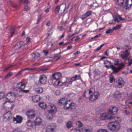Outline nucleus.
Wrapping results in <instances>:
<instances>
[{"label":"nucleus","mask_w":132,"mask_h":132,"mask_svg":"<svg viewBox=\"0 0 132 132\" xmlns=\"http://www.w3.org/2000/svg\"><path fill=\"white\" fill-rule=\"evenodd\" d=\"M119 61L118 60H117V61H115L114 63V64L116 65L119 66L117 68L113 65H112L110 66V68H111L113 71L114 73L116 74L119 72V71L125 67L124 64L123 63L119 64Z\"/></svg>","instance_id":"1"},{"label":"nucleus","mask_w":132,"mask_h":132,"mask_svg":"<svg viewBox=\"0 0 132 132\" xmlns=\"http://www.w3.org/2000/svg\"><path fill=\"white\" fill-rule=\"evenodd\" d=\"M120 125L118 122L114 123L109 122L107 125L108 128L112 131H117L120 128Z\"/></svg>","instance_id":"2"},{"label":"nucleus","mask_w":132,"mask_h":132,"mask_svg":"<svg viewBox=\"0 0 132 132\" xmlns=\"http://www.w3.org/2000/svg\"><path fill=\"white\" fill-rule=\"evenodd\" d=\"M64 105L63 108L66 110L71 109L73 111L75 110L76 108L75 105L74 103H69L68 101Z\"/></svg>","instance_id":"3"},{"label":"nucleus","mask_w":132,"mask_h":132,"mask_svg":"<svg viewBox=\"0 0 132 132\" xmlns=\"http://www.w3.org/2000/svg\"><path fill=\"white\" fill-rule=\"evenodd\" d=\"M66 7V5L64 3L60 5H57L55 8L56 12L58 13L60 12L61 13H63L65 11Z\"/></svg>","instance_id":"4"},{"label":"nucleus","mask_w":132,"mask_h":132,"mask_svg":"<svg viewBox=\"0 0 132 132\" xmlns=\"http://www.w3.org/2000/svg\"><path fill=\"white\" fill-rule=\"evenodd\" d=\"M109 114H106L105 113H103L101 114H100V118L102 120L104 119L108 120L110 119L111 120L113 119V118L115 117L112 116H110L109 115Z\"/></svg>","instance_id":"5"},{"label":"nucleus","mask_w":132,"mask_h":132,"mask_svg":"<svg viewBox=\"0 0 132 132\" xmlns=\"http://www.w3.org/2000/svg\"><path fill=\"white\" fill-rule=\"evenodd\" d=\"M27 45H25L23 41L19 42L16 44L14 46L15 50H19L21 48L25 47H27Z\"/></svg>","instance_id":"6"},{"label":"nucleus","mask_w":132,"mask_h":132,"mask_svg":"<svg viewBox=\"0 0 132 132\" xmlns=\"http://www.w3.org/2000/svg\"><path fill=\"white\" fill-rule=\"evenodd\" d=\"M47 81L46 76L44 75H40L39 77L38 84H46Z\"/></svg>","instance_id":"7"},{"label":"nucleus","mask_w":132,"mask_h":132,"mask_svg":"<svg viewBox=\"0 0 132 132\" xmlns=\"http://www.w3.org/2000/svg\"><path fill=\"white\" fill-rule=\"evenodd\" d=\"M118 111V108L115 107H110L108 111V113L109 114H116Z\"/></svg>","instance_id":"8"},{"label":"nucleus","mask_w":132,"mask_h":132,"mask_svg":"<svg viewBox=\"0 0 132 132\" xmlns=\"http://www.w3.org/2000/svg\"><path fill=\"white\" fill-rule=\"evenodd\" d=\"M99 96V94L98 92L93 93V92L92 91L91 94H90L89 98V100L91 101H94L97 99Z\"/></svg>","instance_id":"9"},{"label":"nucleus","mask_w":132,"mask_h":132,"mask_svg":"<svg viewBox=\"0 0 132 132\" xmlns=\"http://www.w3.org/2000/svg\"><path fill=\"white\" fill-rule=\"evenodd\" d=\"M12 118V114L10 111H8L4 114V120L5 121H9Z\"/></svg>","instance_id":"10"},{"label":"nucleus","mask_w":132,"mask_h":132,"mask_svg":"<svg viewBox=\"0 0 132 132\" xmlns=\"http://www.w3.org/2000/svg\"><path fill=\"white\" fill-rule=\"evenodd\" d=\"M34 111L33 110L27 111L26 114L28 117L30 119L34 118L35 117V114L34 113Z\"/></svg>","instance_id":"11"},{"label":"nucleus","mask_w":132,"mask_h":132,"mask_svg":"<svg viewBox=\"0 0 132 132\" xmlns=\"http://www.w3.org/2000/svg\"><path fill=\"white\" fill-rule=\"evenodd\" d=\"M56 128V126L54 123H52L48 125L46 129L47 132H53Z\"/></svg>","instance_id":"12"},{"label":"nucleus","mask_w":132,"mask_h":132,"mask_svg":"<svg viewBox=\"0 0 132 132\" xmlns=\"http://www.w3.org/2000/svg\"><path fill=\"white\" fill-rule=\"evenodd\" d=\"M23 118L21 116H17L16 118H13V121L15 123H20L21 122Z\"/></svg>","instance_id":"13"},{"label":"nucleus","mask_w":132,"mask_h":132,"mask_svg":"<svg viewBox=\"0 0 132 132\" xmlns=\"http://www.w3.org/2000/svg\"><path fill=\"white\" fill-rule=\"evenodd\" d=\"M47 108L50 109L48 110L50 113H55L57 111V109L56 107L54 105L52 106L49 105L48 106Z\"/></svg>","instance_id":"14"},{"label":"nucleus","mask_w":132,"mask_h":132,"mask_svg":"<svg viewBox=\"0 0 132 132\" xmlns=\"http://www.w3.org/2000/svg\"><path fill=\"white\" fill-rule=\"evenodd\" d=\"M123 112L127 115L132 114V108L128 107L126 108L123 110Z\"/></svg>","instance_id":"15"},{"label":"nucleus","mask_w":132,"mask_h":132,"mask_svg":"<svg viewBox=\"0 0 132 132\" xmlns=\"http://www.w3.org/2000/svg\"><path fill=\"white\" fill-rule=\"evenodd\" d=\"M93 89V88H92L89 90V91L88 92L86 91L82 96H84L85 98H89L90 94L92 93V90Z\"/></svg>","instance_id":"16"},{"label":"nucleus","mask_w":132,"mask_h":132,"mask_svg":"<svg viewBox=\"0 0 132 132\" xmlns=\"http://www.w3.org/2000/svg\"><path fill=\"white\" fill-rule=\"evenodd\" d=\"M42 123V119L39 118H36L34 121V124L35 125H40Z\"/></svg>","instance_id":"17"},{"label":"nucleus","mask_w":132,"mask_h":132,"mask_svg":"<svg viewBox=\"0 0 132 132\" xmlns=\"http://www.w3.org/2000/svg\"><path fill=\"white\" fill-rule=\"evenodd\" d=\"M122 95V94L121 92H116L114 96V98L116 100H118L120 98Z\"/></svg>","instance_id":"18"},{"label":"nucleus","mask_w":132,"mask_h":132,"mask_svg":"<svg viewBox=\"0 0 132 132\" xmlns=\"http://www.w3.org/2000/svg\"><path fill=\"white\" fill-rule=\"evenodd\" d=\"M32 98L34 102H37L39 101L40 98L39 95H37L33 96Z\"/></svg>","instance_id":"19"},{"label":"nucleus","mask_w":132,"mask_h":132,"mask_svg":"<svg viewBox=\"0 0 132 132\" xmlns=\"http://www.w3.org/2000/svg\"><path fill=\"white\" fill-rule=\"evenodd\" d=\"M129 53H123V54H121L120 55V56L122 59H125V60H129V59L127 58L128 56L129 55Z\"/></svg>","instance_id":"20"},{"label":"nucleus","mask_w":132,"mask_h":132,"mask_svg":"<svg viewBox=\"0 0 132 132\" xmlns=\"http://www.w3.org/2000/svg\"><path fill=\"white\" fill-rule=\"evenodd\" d=\"M67 102V100L65 98H61L59 101V104L62 105L63 104H64Z\"/></svg>","instance_id":"21"},{"label":"nucleus","mask_w":132,"mask_h":132,"mask_svg":"<svg viewBox=\"0 0 132 132\" xmlns=\"http://www.w3.org/2000/svg\"><path fill=\"white\" fill-rule=\"evenodd\" d=\"M76 76H74L72 77L70 79V80H69V82L67 80L66 81L64 82L63 84H67V85H66V86H67L69 84H72V82L76 80Z\"/></svg>","instance_id":"22"},{"label":"nucleus","mask_w":132,"mask_h":132,"mask_svg":"<svg viewBox=\"0 0 132 132\" xmlns=\"http://www.w3.org/2000/svg\"><path fill=\"white\" fill-rule=\"evenodd\" d=\"M31 56L33 58L37 59L40 57V55L39 53H33L31 55Z\"/></svg>","instance_id":"23"},{"label":"nucleus","mask_w":132,"mask_h":132,"mask_svg":"<svg viewBox=\"0 0 132 132\" xmlns=\"http://www.w3.org/2000/svg\"><path fill=\"white\" fill-rule=\"evenodd\" d=\"M39 105L40 107L42 109H45L47 108L46 104L44 102H40Z\"/></svg>","instance_id":"24"},{"label":"nucleus","mask_w":132,"mask_h":132,"mask_svg":"<svg viewBox=\"0 0 132 132\" xmlns=\"http://www.w3.org/2000/svg\"><path fill=\"white\" fill-rule=\"evenodd\" d=\"M128 0H127L125 4V7H126L125 9H129L131 5H132V3L131 2V4H129L128 3Z\"/></svg>","instance_id":"25"},{"label":"nucleus","mask_w":132,"mask_h":132,"mask_svg":"<svg viewBox=\"0 0 132 132\" xmlns=\"http://www.w3.org/2000/svg\"><path fill=\"white\" fill-rule=\"evenodd\" d=\"M27 125L29 127H31L34 125V123L30 120H28L26 122Z\"/></svg>","instance_id":"26"},{"label":"nucleus","mask_w":132,"mask_h":132,"mask_svg":"<svg viewBox=\"0 0 132 132\" xmlns=\"http://www.w3.org/2000/svg\"><path fill=\"white\" fill-rule=\"evenodd\" d=\"M124 0H117V4L119 6H122L123 5Z\"/></svg>","instance_id":"27"},{"label":"nucleus","mask_w":132,"mask_h":132,"mask_svg":"<svg viewBox=\"0 0 132 132\" xmlns=\"http://www.w3.org/2000/svg\"><path fill=\"white\" fill-rule=\"evenodd\" d=\"M14 91H15L16 93L17 92V94H16L17 95L16 97H20L22 96V91L21 90L17 91V90L15 89L14 90Z\"/></svg>","instance_id":"28"},{"label":"nucleus","mask_w":132,"mask_h":132,"mask_svg":"<svg viewBox=\"0 0 132 132\" xmlns=\"http://www.w3.org/2000/svg\"><path fill=\"white\" fill-rule=\"evenodd\" d=\"M10 93H11V95L12 100L15 99L16 97H17V95L16 94L15 91L12 92H10Z\"/></svg>","instance_id":"29"},{"label":"nucleus","mask_w":132,"mask_h":132,"mask_svg":"<svg viewBox=\"0 0 132 132\" xmlns=\"http://www.w3.org/2000/svg\"><path fill=\"white\" fill-rule=\"evenodd\" d=\"M35 90L37 93H40L43 92V90L42 88L40 87L36 88Z\"/></svg>","instance_id":"30"},{"label":"nucleus","mask_w":132,"mask_h":132,"mask_svg":"<svg viewBox=\"0 0 132 132\" xmlns=\"http://www.w3.org/2000/svg\"><path fill=\"white\" fill-rule=\"evenodd\" d=\"M118 18L117 17H116L114 18V19L110 21L109 23V24H112L113 23V21H114V22L117 21L118 23H119L120 21L118 20Z\"/></svg>","instance_id":"31"},{"label":"nucleus","mask_w":132,"mask_h":132,"mask_svg":"<svg viewBox=\"0 0 132 132\" xmlns=\"http://www.w3.org/2000/svg\"><path fill=\"white\" fill-rule=\"evenodd\" d=\"M72 122L69 121L68 122L67 124V127L68 128H70L72 126Z\"/></svg>","instance_id":"32"},{"label":"nucleus","mask_w":132,"mask_h":132,"mask_svg":"<svg viewBox=\"0 0 132 132\" xmlns=\"http://www.w3.org/2000/svg\"><path fill=\"white\" fill-rule=\"evenodd\" d=\"M11 93L10 92L8 93L6 96V98L7 100H12V97L11 95Z\"/></svg>","instance_id":"33"},{"label":"nucleus","mask_w":132,"mask_h":132,"mask_svg":"<svg viewBox=\"0 0 132 132\" xmlns=\"http://www.w3.org/2000/svg\"><path fill=\"white\" fill-rule=\"evenodd\" d=\"M52 78L54 80H58L59 79V78L57 77V75H56L55 73H53L52 74Z\"/></svg>","instance_id":"34"},{"label":"nucleus","mask_w":132,"mask_h":132,"mask_svg":"<svg viewBox=\"0 0 132 132\" xmlns=\"http://www.w3.org/2000/svg\"><path fill=\"white\" fill-rule=\"evenodd\" d=\"M57 85L60 86L62 85H63L66 86V85H67V84L66 83L63 84L64 82H61L60 80H58L57 82Z\"/></svg>","instance_id":"35"},{"label":"nucleus","mask_w":132,"mask_h":132,"mask_svg":"<svg viewBox=\"0 0 132 132\" xmlns=\"http://www.w3.org/2000/svg\"><path fill=\"white\" fill-rule=\"evenodd\" d=\"M5 94L3 92H0V99H2L4 97Z\"/></svg>","instance_id":"36"},{"label":"nucleus","mask_w":132,"mask_h":132,"mask_svg":"<svg viewBox=\"0 0 132 132\" xmlns=\"http://www.w3.org/2000/svg\"><path fill=\"white\" fill-rule=\"evenodd\" d=\"M91 13L92 12L90 11H89L87 12L85 14L87 17L89 16L90 15H91Z\"/></svg>","instance_id":"37"},{"label":"nucleus","mask_w":132,"mask_h":132,"mask_svg":"<svg viewBox=\"0 0 132 132\" xmlns=\"http://www.w3.org/2000/svg\"><path fill=\"white\" fill-rule=\"evenodd\" d=\"M113 30V28L112 29H109L106 31L105 33L106 34H108L112 32Z\"/></svg>","instance_id":"38"},{"label":"nucleus","mask_w":132,"mask_h":132,"mask_svg":"<svg viewBox=\"0 0 132 132\" xmlns=\"http://www.w3.org/2000/svg\"><path fill=\"white\" fill-rule=\"evenodd\" d=\"M121 27V25L120 24L114 27L113 28V30H116L117 29L120 28Z\"/></svg>","instance_id":"39"},{"label":"nucleus","mask_w":132,"mask_h":132,"mask_svg":"<svg viewBox=\"0 0 132 132\" xmlns=\"http://www.w3.org/2000/svg\"><path fill=\"white\" fill-rule=\"evenodd\" d=\"M23 84V83L21 82L17 84V87L19 89L20 88Z\"/></svg>","instance_id":"40"},{"label":"nucleus","mask_w":132,"mask_h":132,"mask_svg":"<svg viewBox=\"0 0 132 132\" xmlns=\"http://www.w3.org/2000/svg\"><path fill=\"white\" fill-rule=\"evenodd\" d=\"M12 75V73L10 72L5 76L6 78H9Z\"/></svg>","instance_id":"41"},{"label":"nucleus","mask_w":132,"mask_h":132,"mask_svg":"<svg viewBox=\"0 0 132 132\" xmlns=\"http://www.w3.org/2000/svg\"><path fill=\"white\" fill-rule=\"evenodd\" d=\"M13 66L12 65H10V66H8L5 68V70H9L10 68H12Z\"/></svg>","instance_id":"42"},{"label":"nucleus","mask_w":132,"mask_h":132,"mask_svg":"<svg viewBox=\"0 0 132 132\" xmlns=\"http://www.w3.org/2000/svg\"><path fill=\"white\" fill-rule=\"evenodd\" d=\"M97 132H108L105 129H100Z\"/></svg>","instance_id":"43"},{"label":"nucleus","mask_w":132,"mask_h":132,"mask_svg":"<svg viewBox=\"0 0 132 132\" xmlns=\"http://www.w3.org/2000/svg\"><path fill=\"white\" fill-rule=\"evenodd\" d=\"M77 124L79 125V126L80 127H81L82 126V124L81 122H80V121H77Z\"/></svg>","instance_id":"44"},{"label":"nucleus","mask_w":132,"mask_h":132,"mask_svg":"<svg viewBox=\"0 0 132 132\" xmlns=\"http://www.w3.org/2000/svg\"><path fill=\"white\" fill-rule=\"evenodd\" d=\"M55 73L56 75H57V77H59V79L60 78V77H61V75L60 73L56 72Z\"/></svg>","instance_id":"45"},{"label":"nucleus","mask_w":132,"mask_h":132,"mask_svg":"<svg viewBox=\"0 0 132 132\" xmlns=\"http://www.w3.org/2000/svg\"><path fill=\"white\" fill-rule=\"evenodd\" d=\"M35 69H36V68H26L24 70H35Z\"/></svg>","instance_id":"46"},{"label":"nucleus","mask_w":132,"mask_h":132,"mask_svg":"<svg viewBox=\"0 0 132 132\" xmlns=\"http://www.w3.org/2000/svg\"><path fill=\"white\" fill-rule=\"evenodd\" d=\"M53 79L52 78H51L48 80V83L50 84H51L53 83Z\"/></svg>","instance_id":"47"},{"label":"nucleus","mask_w":132,"mask_h":132,"mask_svg":"<svg viewBox=\"0 0 132 132\" xmlns=\"http://www.w3.org/2000/svg\"><path fill=\"white\" fill-rule=\"evenodd\" d=\"M115 79L114 78L112 77H110V82L112 83L113 81H114Z\"/></svg>","instance_id":"48"},{"label":"nucleus","mask_w":132,"mask_h":132,"mask_svg":"<svg viewBox=\"0 0 132 132\" xmlns=\"http://www.w3.org/2000/svg\"><path fill=\"white\" fill-rule=\"evenodd\" d=\"M26 84H23L22 85V86L21 87L20 89H21L22 90H23L26 87Z\"/></svg>","instance_id":"49"},{"label":"nucleus","mask_w":132,"mask_h":132,"mask_svg":"<svg viewBox=\"0 0 132 132\" xmlns=\"http://www.w3.org/2000/svg\"><path fill=\"white\" fill-rule=\"evenodd\" d=\"M87 18L85 14H84V15H82L81 17V18L82 20H84L85 19Z\"/></svg>","instance_id":"50"},{"label":"nucleus","mask_w":132,"mask_h":132,"mask_svg":"<svg viewBox=\"0 0 132 132\" xmlns=\"http://www.w3.org/2000/svg\"><path fill=\"white\" fill-rule=\"evenodd\" d=\"M128 63L129 64L128 65V66L130 65L131 64H132V60H131V59L130 60L129 59V60H128Z\"/></svg>","instance_id":"51"},{"label":"nucleus","mask_w":132,"mask_h":132,"mask_svg":"<svg viewBox=\"0 0 132 132\" xmlns=\"http://www.w3.org/2000/svg\"><path fill=\"white\" fill-rule=\"evenodd\" d=\"M73 38H72L70 40H69V42L67 43H65V44H63V45H64V46L65 45H66L70 43H71L72 42V41L73 40Z\"/></svg>","instance_id":"52"},{"label":"nucleus","mask_w":132,"mask_h":132,"mask_svg":"<svg viewBox=\"0 0 132 132\" xmlns=\"http://www.w3.org/2000/svg\"><path fill=\"white\" fill-rule=\"evenodd\" d=\"M71 132H78L77 129H72L71 130Z\"/></svg>","instance_id":"53"},{"label":"nucleus","mask_w":132,"mask_h":132,"mask_svg":"<svg viewBox=\"0 0 132 132\" xmlns=\"http://www.w3.org/2000/svg\"><path fill=\"white\" fill-rule=\"evenodd\" d=\"M11 30L12 31V32L11 33V36H12L13 34H14V31H15V29L14 28H11Z\"/></svg>","instance_id":"54"},{"label":"nucleus","mask_w":132,"mask_h":132,"mask_svg":"<svg viewBox=\"0 0 132 132\" xmlns=\"http://www.w3.org/2000/svg\"><path fill=\"white\" fill-rule=\"evenodd\" d=\"M43 52L46 55L48 53V52L47 50L44 51Z\"/></svg>","instance_id":"55"},{"label":"nucleus","mask_w":132,"mask_h":132,"mask_svg":"<svg viewBox=\"0 0 132 132\" xmlns=\"http://www.w3.org/2000/svg\"><path fill=\"white\" fill-rule=\"evenodd\" d=\"M75 76H76V80L80 79V76H78L77 75H76Z\"/></svg>","instance_id":"56"},{"label":"nucleus","mask_w":132,"mask_h":132,"mask_svg":"<svg viewBox=\"0 0 132 132\" xmlns=\"http://www.w3.org/2000/svg\"><path fill=\"white\" fill-rule=\"evenodd\" d=\"M41 15H40V16L38 17V20H37V22L36 23V24H38L39 21L41 19Z\"/></svg>","instance_id":"57"},{"label":"nucleus","mask_w":132,"mask_h":132,"mask_svg":"<svg viewBox=\"0 0 132 132\" xmlns=\"http://www.w3.org/2000/svg\"><path fill=\"white\" fill-rule=\"evenodd\" d=\"M22 1L24 3L27 4L29 3L27 1V0H23Z\"/></svg>","instance_id":"58"},{"label":"nucleus","mask_w":132,"mask_h":132,"mask_svg":"<svg viewBox=\"0 0 132 132\" xmlns=\"http://www.w3.org/2000/svg\"><path fill=\"white\" fill-rule=\"evenodd\" d=\"M51 31V30H49L47 32V34L48 35V37L52 33H50V32Z\"/></svg>","instance_id":"59"},{"label":"nucleus","mask_w":132,"mask_h":132,"mask_svg":"<svg viewBox=\"0 0 132 132\" xmlns=\"http://www.w3.org/2000/svg\"><path fill=\"white\" fill-rule=\"evenodd\" d=\"M24 70H21L18 73V74L19 75H21L23 71Z\"/></svg>","instance_id":"60"},{"label":"nucleus","mask_w":132,"mask_h":132,"mask_svg":"<svg viewBox=\"0 0 132 132\" xmlns=\"http://www.w3.org/2000/svg\"><path fill=\"white\" fill-rule=\"evenodd\" d=\"M13 132H21L18 129H16L14 130L13 131Z\"/></svg>","instance_id":"61"},{"label":"nucleus","mask_w":132,"mask_h":132,"mask_svg":"<svg viewBox=\"0 0 132 132\" xmlns=\"http://www.w3.org/2000/svg\"><path fill=\"white\" fill-rule=\"evenodd\" d=\"M28 6H25V8H24V10L25 11H28Z\"/></svg>","instance_id":"62"},{"label":"nucleus","mask_w":132,"mask_h":132,"mask_svg":"<svg viewBox=\"0 0 132 132\" xmlns=\"http://www.w3.org/2000/svg\"><path fill=\"white\" fill-rule=\"evenodd\" d=\"M86 129L85 128H82L81 129L82 132H85Z\"/></svg>","instance_id":"63"},{"label":"nucleus","mask_w":132,"mask_h":132,"mask_svg":"<svg viewBox=\"0 0 132 132\" xmlns=\"http://www.w3.org/2000/svg\"><path fill=\"white\" fill-rule=\"evenodd\" d=\"M127 132H132V129L130 128L128 129Z\"/></svg>","instance_id":"64"}]
</instances>
